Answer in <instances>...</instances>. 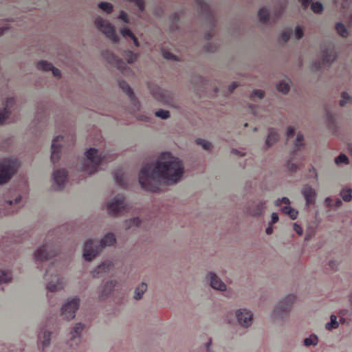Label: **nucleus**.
Wrapping results in <instances>:
<instances>
[{"mask_svg":"<svg viewBox=\"0 0 352 352\" xmlns=\"http://www.w3.org/2000/svg\"><path fill=\"white\" fill-rule=\"evenodd\" d=\"M183 175V165L177 157L168 152L162 153L157 162L144 165L139 175L141 187L147 191L157 192L160 190L161 183L173 184L180 180Z\"/></svg>","mask_w":352,"mask_h":352,"instance_id":"obj_1","label":"nucleus"},{"mask_svg":"<svg viewBox=\"0 0 352 352\" xmlns=\"http://www.w3.org/2000/svg\"><path fill=\"white\" fill-rule=\"evenodd\" d=\"M87 163H85L82 166V171L92 175L99 170V166L110 160H113L112 157H109L107 153L98 155V150L94 148H90L85 153Z\"/></svg>","mask_w":352,"mask_h":352,"instance_id":"obj_2","label":"nucleus"},{"mask_svg":"<svg viewBox=\"0 0 352 352\" xmlns=\"http://www.w3.org/2000/svg\"><path fill=\"white\" fill-rule=\"evenodd\" d=\"M116 242V237L113 233L106 234L101 239L100 245L98 241L89 239L85 243L83 257L86 261H91L99 253L102 248L110 246Z\"/></svg>","mask_w":352,"mask_h":352,"instance_id":"obj_3","label":"nucleus"},{"mask_svg":"<svg viewBox=\"0 0 352 352\" xmlns=\"http://www.w3.org/2000/svg\"><path fill=\"white\" fill-rule=\"evenodd\" d=\"M16 164L14 161L5 160L0 163V184L9 181L16 172Z\"/></svg>","mask_w":352,"mask_h":352,"instance_id":"obj_4","label":"nucleus"},{"mask_svg":"<svg viewBox=\"0 0 352 352\" xmlns=\"http://www.w3.org/2000/svg\"><path fill=\"white\" fill-rule=\"evenodd\" d=\"M103 58L111 65L116 67L124 75L129 76L132 70L126 63L117 56L107 50L102 53Z\"/></svg>","mask_w":352,"mask_h":352,"instance_id":"obj_5","label":"nucleus"},{"mask_svg":"<svg viewBox=\"0 0 352 352\" xmlns=\"http://www.w3.org/2000/svg\"><path fill=\"white\" fill-rule=\"evenodd\" d=\"M95 23L98 29L104 33L106 36L113 43H118L119 41V37L116 34L114 27L108 21L101 17H98L95 20Z\"/></svg>","mask_w":352,"mask_h":352,"instance_id":"obj_6","label":"nucleus"},{"mask_svg":"<svg viewBox=\"0 0 352 352\" xmlns=\"http://www.w3.org/2000/svg\"><path fill=\"white\" fill-rule=\"evenodd\" d=\"M126 206L124 197L122 195H118L108 204L107 208L109 214L118 215L127 212Z\"/></svg>","mask_w":352,"mask_h":352,"instance_id":"obj_7","label":"nucleus"},{"mask_svg":"<svg viewBox=\"0 0 352 352\" xmlns=\"http://www.w3.org/2000/svg\"><path fill=\"white\" fill-rule=\"evenodd\" d=\"M79 298H74L63 306L61 314L65 319L70 320L75 317L76 311L79 307Z\"/></svg>","mask_w":352,"mask_h":352,"instance_id":"obj_8","label":"nucleus"},{"mask_svg":"<svg viewBox=\"0 0 352 352\" xmlns=\"http://www.w3.org/2000/svg\"><path fill=\"white\" fill-rule=\"evenodd\" d=\"M295 300L296 296L294 295L289 294L287 296L286 298L282 300L274 310V316H281L283 314L289 311Z\"/></svg>","mask_w":352,"mask_h":352,"instance_id":"obj_9","label":"nucleus"},{"mask_svg":"<svg viewBox=\"0 0 352 352\" xmlns=\"http://www.w3.org/2000/svg\"><path fill=\"white\" fill-rule=\"evenodd\" d=\"M56 254L57 251L52 246L43 245L35 252L34 256L38 261H45L56 256Z\"/></svg>","mask_w":352,"mask_h":352,"instance_id":"obj_10","label":"nucleus"},{"mask_svg":"<svg viewBox=\"0 0 352 352\" xmlns=\"http://www.w3.org/2000/svg\"><path fill=\"white\" fill-rule=\"evenodd\" d=\"M63 135H58L52 141L51 161L53 164L58 163L60 158V154L63 145L60 144L59 142H63Z\"/></svg>","mask_w":352,"mask_h":352,"instance_id":"obj_11","label":"nucleus"},{"mask_svg":"<svg viewBox=\"0 0 352 352\" xmlns=\"http://www.w3.org/2000/svg\"><path fill=\"white\" fill-rule=\"evenodd\" d=\"M236 316L238 322L242 327H248L251 325L252 321V314L247 309H239Z\"/></svg>","mask_w":352,"mask_h":352,"instance_id":"obj_12","label":"nucleus"},{"mask_svg":"<svg viewBox=\"0 0 352 352\" xmlns=\"http://www.w3.org/2000/svg\"><path fill=\"white\" fill-rule=\"evenodd\" d=\"M53 179L57 185V190H62L67 179V173L65 169H58L54 172Z\"/></svg>","mask_w":352,"mask_h":352,"instance_id":"obj_13","label":"nucleus"},{"mask_svg":"<svg viewBox=\"0 0 352 352\" xmlns=\"http://www.w3.org/2000/svg\"><path fill=\"white\" fill-rule=\"evenodd\" d=\"M119 86L126 94L131 100L132 104L134 105L135 109H140V103L135 98L133 89L129 85V84L124 80L119 81Z\"/></svg>","mask_w":352,"mask_h":352,"instance_id":"obj_14","label":"nucleus"},{"mask_svg":"<svg viewBox=\"0 0 352 352\" xmlns=\"http://www.w3.org/2000/svg\"><path fill=\"white\" fill-rule=\"evenodd\" d=\"M38 69L43 71H52V74L54 77L60 78V71L54 67L51 63H48L46 60H41L37 63L36 65Z\"/></svg>","mask_w":352,"mask_h":352,"instance_id":"obj_15","label":"nucleus"},{"mask_svg":"<svg viewBox=\"0 0 352 352\" xmlns=\"http://www.w3.org/2000/svg\"><path fill=\"white\" fill-rule=\"evenodd\" d=\"M84 328V325L79 322L76 324L74 329L72 330L70 334V342L69 344L71 346H73V342L77 345L78 343L80 341V334Z\"/></svg>","mask_w":352,"mask_h":352,"instance_id":"obj_16","label":"nucleus"},{"mask_svg":"<svg viewBox=\"0 0 352 352\" xmlns=\"http://www.w3.org/2000/svg\"><path fill=\"white\" fill-rule=\"evenodd\" d=\"M302 192L305 198L307 206L312 205L315 203L316 191L309 185H305L302 188Z\"/></svg>","mask_w":352,"mask_h":352,"instance_id":"obj_17","label":"nucleus"},{"mask_svg":"<svg viewBox=\"0 0 352 352\" xmlns=\"http://www.w3.org/2000/svg\"><path fill=\"white\" fill-rule=\"evenodd\" d=\"M15 100L13 98H7L6 107L0 111V124H3L9 118V109L14 104Z\"/></svg>","mask_w":352,"mask_h":352,"instance_id":"obj_18","label":"nucleus"},{"mask_svg":"<svg viewBox=\"0 0 352 352\" xmlns=\"http://www.w3.org/2000/svg\"><path fill=\"white\" fill-rule=\"evenodd\" d=\"M111 267L112 264L110 262H104L93 271V276L95 278L102 277L103 274L109 272Z\"/></svg>","mask_w":352,"mask_h":352,"instance_id":"obj_19","label":"nucleus"},{"mask_svg":"<svg viewBox=\"0 0 352 352\" xmlns=\"http://www.w3.org/2000/svg\"><path fill=\"white\" fill-rule=\"evenodd\" d=\"M54 279L56 280V283H54L53 281H51L47 284V289L52 292L60 290L63 288V280L60 277V274L57 270L56 271V274H54Z\"/></svg>","mask_w":352,"mask_h":352,"instance_id":"obj_20","label":"nucleus"},{"mask_svg":"<svg viewBox=\"0 0 352 352\" xmlns=\"http://www.w3.org/2000/svg\"><path fill=\"white\" fill-rule=\"evenodd\" d=\"M210 286L217 290L224 291L226 289V285L215 274H210Z\"/></svg>","mask_w":352,"mask_h":352,"instance_id":"obj_21","label":"nucleus"},{"mask_svg":"<svg viewBox=\"0 0 352 352\" xmlns=\"http://www.w3.org/2000/svg\"><path fill=\"white\" fill-rule=\"evenodd\" d=\"M322 52H324L323 58H322V63L323 64H329L332 63L335 58V53L333 49H328L324 50L322 49Z\"/></svg>","mask_w":352,"mask_h":352,"instance_id":"obj_22","label":"nucleus"},{"mask_svg":"<svg viewBox=\"0 0 352 352\" xmlns=\"http://www.w3.org/2000/svg\"><path fill=\"white\" fill-rule=\"evenodd\" d=\"M115 179L118 186L122 188L126 187V182L125 181L124 175L122 170H117L115 172Z\"/></svg>","mask_w":352,"mask_h":352,"instance_id":"obj_23","label":"nucleus"},{"mask_svg":"<svg viewBox=\"0 0 352 352\" xmlns=\"http://www.w3.org/2000/svg\"><path fill=\"white\" fill-rule=\"evenodd\" d=\"M303 140V135L301 133H298L295 142L294 155L296 154L297 151H300V149L304 147Z\"/></svg>","mask_w":352,"mask_h":352,"instance_id":"obj_24","label":"nucleus"},{"mask_svg":"<svg viewBox=\"0 0 352 352\" xmlns=\"http://www.w3.org/2000/svg\"><path fill=\"white\" fill-rule=\"evenodd\" d=\"M288 81V79L281 80L276 86L277 90L283 94H287L290 87Z\"/></svg>","mask_w":352,"mask_h":352,"instance_id":"obj_25","label":"nucleus"},{"mask_svg":"<svg viewBox=\"0 0 352 352\" xmlns=\"http://www.w3.org/2000/svg\"><path fill=\"white\" fill-rule=\"evenodd\" d=\"M264 205H265V204L263 202L257 204L255 208H252V209L250 208L249 209L250 214L253 216H259V215L262 214V213L264 210V208H265Z\"/></svg>","mask_w":352,"mask_h":352,"instance_id":"obj_26","label":"nucleus"},{"mask_svg":"<svg viewBox=\"0 0 352 352\" xmlns=\"http://www.w3.org/2000/svg\"><path fill=\"white\" fill-rule=\"evenodd\" d=\"M279 139V135L278 133L271 131L266 140V144L268 146L273 145Z\"/></svg>","mask_w":352,"mask_h":352,"instance_id":"obj_27","label":"nucleus"},{"mask_svg":"<svg viewBox=\"0 0 352 352\" xmlns=\"http://www.w3.org/2000/svg\"><path fill=\"white\" fill-rule=\"evenodd\" d=\"M116 286V283L113 280L107 282L104 287L101 298L104 299L109 294H110L111 289Z\"/></svg>","mask_w":352,"mask_h":352,"instance_id":"obj_28","label":"nucleus"},{"mask_svg":"<svg viewBox=\"0 0 352 352\" xmlns=\"http://www.w3.org/2000/svg\"><path fill=\"white\" fill-rule=\"evenodd\" d=\"M258 15L261 22L266 23L269 21L270 12L265 8L260 9Z\"/></svg>","mask_w":352,"mask_h":352,"instance_id":"obj_29","label":"nucleus"},{"mask_svg":"<svg viewBox=\"0 0 352 352\" xmlns=\"http://www.w3.org/2000/svg\"><path fill=\"white\" fill-rule=\"evenodd\" d=\"M147 289V285L144 283H142L141 285H140L135 289V298L136 300L141 299L142 297V295L145 292V291Z\"/></svg>","mask_w":352,"mask_h":352,"instance_id":"obj_30","label":"nucleus"},{"mask_svg":"<svg viewBox=\"0 0 352 352\" xmlns=\"http://www.w3.org/2000/svg\"><path fill=\"white\" fill-rule=\"evenodd\" d=\"M282 211L283 213L288 214L293 220L296 219L298 217V211L292 208L289 206L283 207Z\"/></svg>","mask_w":352,"mask_h":352,"instance_id":"obj_31","label":"nucleus"},{"mask_svg":"<svg viewBox=\"0 0 352 352\" xmlns=\"http://www.w3.org/2000/svg\"><path fill=\"white\" fill-rule=\"evenodd\" d=\"M122 56L127 60V62L129 63H133L134 61L136 60V59L138 58V54L133 53L131 50H127V51L124 52V53L122 54Z\"/></svg>","mask_w":352,"mask_h":352,"instance_id":"obj_32","label":"nucleus"},{"mask_svg":"<svg viewBox=\"0 0 352 352\" xmlns=\"http://www.w3.org/2000/svg\"><path fill=\"white\" fill-rule=\"evenodd\" d=\"M11 273L6 270H0V283H8L11 280Z\"/></svg>","mask_w":352,"mask_h":352,"instance_id":"obj_33","label":"nucleus"},{"mask_svg":"<svg viewBox=\"0 0 352 352\" xmlns=\"http://www.w3.org/2000/svg\"><path fill=\"white\" fill-rule=\"evenodd\" d=\"M338 33L342 37H347L349 33L344 25L342 23H338L336 25Z\"/></svg>","mask_w":352,"mask_h":352,"instance_id":"obj_34","label":"nucleus"},{"mask_svg":"<svg viewBox=\"0 0 352 352\" xmlns=\"http://www.w3.org/2000/svg\"><path fill=\"white\" fill-rule=\"evenodd\" d=\"M351 193H352L351 188H343L340 192V195L342 196L344 201H351V199L352 198Z\"/></svg>","mask_w":352,"mask_h":352,"instance_id":"obj_35","label":"nucleus"},{"mask_svg":"<svg viewBox=\"0 0 352 352\" xmlns=\"http://www.w3.org/2000/svg\"><path fill=\"white\" fill-rule=\"evenodd\" d=\"M98 7L100 9H101L107 14H110L113 11L112 4L108 2H100L98 4Z\"/></svg>","mask_w":352,"mask_h":352,"instance_id":"obj_36","label":"nucleus"},{"mask_svg":"<svg viewBox=\"0 0 352 352\" xmlns=\"http://www.w3.org/2000/svg\"><path fill=\"white\" fill-rule=\"evenodd\" d=\"M318 338L316 335H311L309 338L304 340L305 346H316L318 344Z\"/></svg>","mask_w":352,"mask_h":352,"instance_id":"obj_37","label":"nucleus"},{"mask_svg":"<svg viewBox=\"0 0 352 352\" xmlns=\"http://www.w3.org/2000/svg\"><path fill=\"white\" fill-rule=\"evenodd\" d=\"M338 327V323L337 321V317L334 315L331 316V322H327L326 324V329L328 330H331L333 329H336Z\"/></svg>","mask_w":352,"mask_h":352,"instance_id":"obj_38","label":"nucleus"},{"mask_svg":"<svg viewBox=\"0 0 352 352\" xmlns=\"http://www.w3.org/2000/svg\"><path fill=\"white\" fill-rule=\"evenodd\" d=\"M197 144L201 146L205 150H210L212 148V144L203 139H197L196 140Z\"/></svg>","mask_w":352,"mask_h":352,"instance_id":"obj_39","label":"nucleus"},{"mask_svg":"<svg viewBox=\"0 0 352 352\" xmlns=\"http://www.w3.org/2000/svg\"><path fill=\"white\" fill-rule=\"evenodd\" d=\"M127 1L134 3L140 12L144 10L145 1L144 0H126Z\"/></svg>","mask_w":352,"mask_h":352,"instance_id":"obj_40","label":"nucleus"},{"mask_svg":"<svg viewBox=\"0 0 352 352\" xmlns=\"http://www.w3.org/2000/svg\"><path fill=\"white\" fill-rule=\"evenodd\" d=\"M311 8L315 13H320L323 10V6L320 2L312 3Z\"/></svg>","mask_w":352,"mask_h":352,"instance_id":"obj_41","label":"nucleus"},{"mask_svg":"<svg viewBox=\"0 0 352 352\" xmlns=\"http://www.w3.org/2000/svg\"><path fill=\"white\" fill-rule=\"evenodd\" d=\"M43 347H46L50 343V340H51V333L50 332H47V331H45L43 334Z\"/></svg>","mask_w":352,"mask_h":352,"instance_id":"obj_42","label":"nucleus"},{"mask_svg":"<svg viewBox=\"0 0 352 352\" xmlns=\"http://www.w3.org/2000/svg\"><path fill=\"white\" fill-rule=\"evenodd\" d=\"M335 162L336 164H340L342 163L349 164V159L346 155L342 153L338 157L336 158Z\"/></svg>","mask_w":352,"mask_h":352,"instance_id":"obj_43","label":"nucleus"},{"mask_svg":"<svg viewBox=\"0 0 352 352\" xmlns=\"http://www.w3.org/2000/svg\"><path fill=\"white\" fill-rule=\"evenodd\" d=\"M155 116L162 119H166L169 118L170 113L168 111L160 109L155 112Z\"/></svg>","mask_w":352,"mask_h":352,"instance_id":"obj_44","label":"nucleus"},{"mask_svg":"<svg viewBox=\"0 0 352 352\" xmlns=\"http://www.w3.org/2000/svg\"><path fill=\"white\" fill-rule=\"evenodd\" d=\"M197 1L203 12L208 14L210 12L208 5L202 0H198Z\"/></svg>","mask_w":352,"mask_h":352,"instance_id":"obj_45","label":"nucleus"},{"mask_svg":"<svg viewBox=\"0 0 352 352\" xmlns=\"http://www.w3.org/2000/svg\"><path fill=\"white\" fill-rule=\"evenodd\" d=\"M351 100V97L346 92H343L342 94V100L340 101V106H344L348 100Z\"/></svg>","mask_w":352,"mask_h":352,"instance_id":"obj_46","label":"nucleus"},{"mask_svg":"<svg viewBox=\"0 0 352 352\" xmlns=\"http://www.w3.org/2000/svg\"><path fill=\"white\" fill-rule=\"evenodd\" d=\"M265 93L263 91L260 89H255L252 91L251 97H257L260 99L264 97Z\"/></svg>","mask_w":352,"mask_h":352,"instance_id":"obj_47","label":"nucleus"},{"mask_svg":"<svg viewBox=\"0 0 352 352\" xmlns=\"http://www.w3.org/2000/svg\"><path fill=\"white\" fill-rule=\"evenodd\" d=\"M303 30L300 26H297L295 29V36L297 39H300L303 36Z\"/></svg>","mask_w":352,"mask_h":352,"instance_id":"obj_48","label":"nucleus"},{"mask_svg":"<svg viewBox=\"0 0 352 352\" xmlns=\"http://www.w3.org/2000/svg\"><path fill=\"white\" fill-rule=\"evenodd\" d=\"M292 30H290L289 32H284L281 34V38L284 42H287L291 36Z\"/></svg>","mask_w":352,"mask_h":352,"instance_id":"obj_49","label":"nucleus"},{"mask_svg":"<svg viewBox=\"0 0 352 352\" xmlns=\"http://www.w3.org/2000/svg\"><path fill=\"white\" fill-rule=\"evenodd\" d=\"M121 34L123 36H129L130 38H132L134 35L132 32L128 29V28H122L121 30Z\"/></svg>","mask_w":352,"mask_h":352,"instance_id":"obj_50","label":"nucleus"},{"mask_svg":"<svg viewBox=\"0 0 352 352\" xmlns=\"http://www.w3.org/2000/svg\"><path fill=\"white\" fill-rule=\"evenodd\" d=\"M163 56L166 58V59H170V60H177L176 58V56L173 54L172 53L170 52H163Z\"/></svg>","mask_w":352,"mask_h":352,"instance_id":"obj_51","label":"nucleus"},{"mask_svg":"<svg viewBox=\"0 0 352 352\" xmlns=\"http://www.w3.org/2000/svg\"><path fill=\"white\" fill-rule=\"evenodd\" d=\"M119 19L123 21L124 23L129 22L128 14L124 11L120 12Z\"/></svg>","mask_w":352,"mask_h":352,"instance_id":"obj_52","label":"nucleus"},{"mask_svg":"<svg viewBox=\"0 0 352 352\" xmlns=\"http://www.w3.org/2000/svg\"><path fill=\"white\" fill-rule=\"evenodd\" d=\"M290 201L287 197H283L280 200H278L276 201V205H280L282 204H289Z\"/></svg>","mask_w":352,"mask_h":352,"instance_id":"obj_53","label":"nucleus"},{"mask_svg":"<svg viewBox=\"0 0 352 352\" xmlns=\"http://www.w3.org/2000/svg\"><path fill=\"white\" fill-rule=\"evenodd\" d=\"M294 230L298 234H302V228L297 223L294 224Z\"/></svg>","mask_w":352,"mask_h":352,"instance_id":"obj_54","label":"nucleus"},{"mask_svg":"<svg viewBox=\"0 0 352 352\" xmlns=\"http://www.w3.org/2000/svg\"><path fill=\"white\" fill-rule=\"evenodd\" d=\"M294 129L293 127H289L287 132V139L292 138L294 135Z\"/></svg>","mask_w":352,"mask_h":352,"instance_id":"obj_55","label":"nucleus"},{"mask_svg":"<svg viewBox=\"0 0 352 352\" xmlns=\"http://www.w3.org/2000/svg\"><path fill=\"white\" fill-rule=\"evenodd\" d=\"M287 168L292 171H295L297 169V166L289 160L287 163Z\"/></svg>","mask_w":352,"mask_h":352,"instance_id":"obj_56","label":"nucleus"},{"mask_svg":"<svg viewBox=\"0 0 352 352\" xmlns=\"http://www.w3.org/2000/svg\"><path fill=\"white\" fill-rule=\"evenodd\" d=\"M141 223V220L137 217L133 218L130 220V225H135L136 226H138Z\"/></svg>","mask_w":352,"mask_h":352,"instance_id":"obj_57","label":"nucleus"},{"mask_svg":"<svg viewBox=\"0 0 352 352\" xmlns=\"http://www.w3.org/2000/svg\"><path fill=\"white\" fill-rule=\"evenodd\" d=\"M278 221V215L276 212L272 214V223H276Z\"/></svg>","mask_w":352,"mask_h":352,"instance_id":"obj_58","label":"nucleus"},{"mask_svg":"<svg viewBox=\"0 0 352 352\" xmlns=\"http://www.w3.org/2000/svg\"><path fill=\"white\" fill-rule=\"evenodd\" d=\"M238 87V84L235 82H232L228 87L229 91L230 93L233 92L234 89Z\"/></svg>","mask_w":352,"mask_h":352,"instance_id":"obj_59","label":"nucleus"},{"mask_svg":"<svg viewBox=\"0 0 352 352\" xmlns=\"http://www.w3.org/2000/svg\"><path fill=\"white\" fill-rule=\"evenodd\" d=\"M303 6L304 9H306L309 6V0H298Z\"/></svg>","mask_w":352,"mask_h":352,"instance_id":"obj_60","label":"nucleus"},{"mask_svg":"<svg viewBox=\"0 0 352 352\" xmlns=\"http://www.w3.org/2000/svg\"><path fill=\"white\" fill-rule=\"evenodd\" d=\"M54 263H52L50 267L49 268L47 269V272H46V274H45V278H47L48 276V275L50 274V273L53 270V267H54Z\"/></svg>","mask_w":352,"mask_h":352,"instance_id":"obj_61","label":"nucleus"},{"mask_svg":"<svg viewBox=\"0 0 352 352\" xmlns=\"http://www.w3.org/2000/svg\"><path fill=\"white\" fill-rule=\"evenodd\" d=\"M282 12H283V8H280L276 12V18H279L280 16V15L282 14Z\"/></svg>","mask_w":352,"mask_h":352,"instance_id":"obj_62","label":"nucleus"},{"mask_svg":"<svg viewBox=\"0 0 352 352\" xmlns=\"http://www.w3.org/2000/svg\"><path fill=\"white\" fill-rule=\"evenodd\" d=\"M132 40L133 41V43L134 44L138 47L139 46V42H138V38L135 36V35L133 36V37L131 38Z\"/></svg>","mask_w":352,"mask_h":352,"instance_id":"obj_63","label":"nucleus"},{"mask_svg":"<svg viewBox=\"0 0 352 352\" xmlns=\"http://www.w3.org/2000/svg\"><path fill=\"white\" fill-rule=\"evenodd\" d=\"M273 232V228L272 226H269L266 229V233L267 234H271Z\"/></svg>","mask_w":352,"mask_h":352,"instance_id":"obj_64","label":"nucleus"}]
</instances>
